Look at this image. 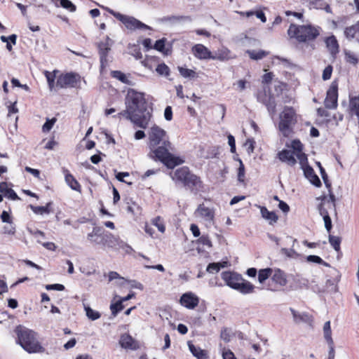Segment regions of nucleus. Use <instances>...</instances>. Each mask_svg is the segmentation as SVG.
Returning a JSON list of instances; mask_svg holds the SVG:
<instances>
[{
  "instance_id": "nucleus-56",
  "label": "nucleus",
  "mask_w": 359,
  "mask_h": 359,
  "mask_svg": "<svg viewBox=\"0 0 359 359\" xmlns=\"http://www.w3.org/2000/svg\"><path fill=\"white\" fill-rule=\"evenodd\" d=\"M165 41L166 39L164 38L157 40L154 46V48L158 51L164 52Z\"/></svg>"
},
{
  "instance_id": "nucleus-64",
  "label": "nucleus",
  "mask_w": 359,
  "mask_h": 359,
  "mask_svg": "<svg viewBox=\"0 0 359 359\" xmlns=\"http://www.w3.org/2000/svg\"><path fill=\"white\" fill-rule=\"evenodd\" d=\"M222 358L223 359H237L234 353L230 350H224L222 351Z\"/></svg>"
},
{
  "instance_id": "nucleus-11",
  "label": "nucleus",
  "mask_w": 359,
  "mask_h": 359,
  "mask_svg": "<svg viewBox=\"0 0 359 359\" xmlns=\"http://www.w3.org/2000/svg\"><path fill=\"white\" fill-rule=\"evenodd\" d=\"M112 43L113 41L109 39V37L106 36L104 41H100L97 45L102 67H104L107 64V55L111 50Z\"/></svg>"
},
{
  "instance_id": "nucleus-5",
  "label": "nucleus",
  "mask_w": 359,
  "mask_h": 359,
  "mask_svg": "<svg viewBox=\"0 0 359 359\" xmlns=\"http://www.w3.org/2000/svg\"><path fill=\"white\" fill-rule=\"evenodd\" d=\"M296 123L295 111L292 107H285L280 114L278 129L282 135L287 137L292 133V127Z\"/></svg>"
},
{
  "instance_id": "nucleus-57",
  "label": "nucleus",
  "mask_w": 359,
  "mask_h": 359,
  "mask_svg": "<svg viewBox=\"0 0 359 359\" xmlns=\"http://www.w3.org/2000/svg\"><path fill=\"white\" fill-rule=\"evenodd\" d=\"M198 243L209 248L212 247V242L208 236L203 235L201 236L198 240Z\"/></svg>"
},
{
  "instance_id": "nucleus-28",
  "label": "nucleus",
  "mask_w": 359,
  "mask_h": 359,
  "mask_svg": "<svg viewBox=\"0 0 359 359\" xmlns=\"http://www.w3.org/2000/svg\"><path fill=\"white\" fill-rule=\"evenodd\" d=\"M190 174L191 172L187 167H182L176 170L173 179L184 183Z\"/></svg>"
},
{
  "instance_id": "nucleus-37",
  "label": "nucleus",
  "mask_w": 359,
  "mask_h": 359,
  "mask_svg": "<svg viewBox=\"0 0 359 359\" xmlns=\"http://www.w3.org/2000/svg\"><path fill=\"white\" fill-rule=\"evenodd\" d=\"M84 310L86 316L91 320H97L101 316L98 311L92 309L89 306L84 305Z\"/></svg>"
},
{
  "instance_id": "nucleus-22",
  "label": "nucleus",
  "mask_w": 359,
  "mask_h": 359,
  "mask_svg": "<svg viewBox=\"0 0 359 359\" xmlns=\"http://www.w3.org/2000/svg\"><path fill=\"white\" fill-rule=\"evenodd\" d=\"M257 206L260 209L262 217L264 219L267 220L270 224H273L277 222L278 217L275 212L268 210V209L264 206Z\"/></svg>"
},
{
  "instance_id": "nucleus-47",
  "label": "nucleus",
  "mask_w": 359,
  "mask_h": 359,
  "mask_svg": "<svg viewBox=\"0 0 359 359\" xmlns=\"http://www.w3.org/2000/svg\"><path fill=\"white\" fill-rule=\"evenodd\" d=\"M344 55H345V60L347 62L351 63L354 65H355L358 63V60L357 56L351 51L345 50Z\"/></svg>"
},
{
  "instance_id": "nucleus-33",
  "label": "nucleus",
  "mask_w": 359,
  "mask_h": 359,
  "mask_svg": "<svg viewBox=\"0 0 359 359\" xmlns=\"http://www.w3.org/2000/svg\"><path fill=\"white\" fill-rule=\"evenodd\" d=\"M189 348L191 353L198 359H207V355L205 351L200 348L196 347L194 344L189 342Z\"/></svg>"
},
{
  "instance_id": "nucleus-53",
  "label": "nucleus",
  "mask_w": 359,
  "mask_h": 359,
  "mask_svg": "<svg viewBox=\"0 0 359 359\" xmlns=\"http://www.w3.org/2000/svg\"><path fill=\"white\" fill-rule=\"evenodd\" d=\"M291 147L294 150L293 152H302L303 145L299 140H294L291 143Z\"/></svg>"
},
{
  "instance_id": "nucleus-39",
  "label": "nucleus",
  "mask_w": 359,
  "mask_h": 359,
  "mask_svg": "<svg viewBox=\"0 0 359 359\" xmlns=\"http://www.w3.org/2000/svg\"><path fill=\"white\" fill-rule=\"evenodd\" d=\"M156 72L160 76L168 77L170 75V70L168 65L164 62L158 64L156 68Z\"/></svg>"
},
{
  "instance_id": "nucleus-35",
  "label": "nucleus",
  "mask_w": 359,
  "mask_h": 359,
  "mask_svg": "<svg viewBox=\"0 0 359 359\" xmlns=\"http://www.w3.org/2000/svg\"><path fill=\"white\" fill-rule=\"evenodd\" d=\"M246 53L252 60H261L268 55L267 52L262 50L258 51L254 50H248Z\"/></svg>"
},
{
  "instance_id": "nucleus-42",
  "label": "nucleus",
  "mask_w": 359,
  "mask_h": 359,
  "mask_svg": "<svg viewBox=\"0 0 359 359\" xmlns=\"http://www.w3.org/2000/svg\"><path fill=\"white\" fill-rule=\"evenodd\" d=\"M111 74L112 77L119 80L123 83L130 84V81H129V79H128L126 75L125 74H123V72H121V71H112Z\"/></svg>"
},
{
  "instance_id": "nucleus-2",
  "label": "nucleus",
  "mask_w": 359,
  "mask_h": 359,
  "mask_svg": "<svg viewBox=\"0 0 359 359\" xmlns=\"http://www.w3.org/2000/svg\"><path fill=\"white\" fill-rule=\"evenodd\" d=\"M126 107L130 108L140 121H143V116L147 117L146 128L151 117V113L148 109V104L143 93L137 92L134 89H128L125 98Z\"/></svg>"
},
{
  "instance_id": "nucleus-43",
  "label": "nucleus",
  "mask_w": 359,
  "mask_h": 359,
  "mask_svg": "<svg viewBox=\"0 0 359 359\" xmlns=\"http://www.w3.org/2000/svg\"><path fill=\"white\" fill-rule=\"evenodd\" d=\"M225 264H226V262H224L223 264H222L220 262L210 263L208 265L206 271L210 273H217L220 270L221 268H223L225 266Z\"/></svg>"
},
{
  "instance_id": "nucleus-30",
  "label": "nucleus",
  "mask_w": 359,
  "mask_h": 359,
  "mask_svg": "<svg viewBox=\"0 0 359 359\" xmlns=\"http://www.w3.org/2000/svg\"><path fill=\"white\" fill-rule=\"evenodd\" d=\"M358 32L359 25L358 22H357L355 25L346 27L344 29V35L348 40L351 41L355 38L356 34Z\"/></svg>"
},
{
  "instance_id": "nucleus-58",
  "label": "nucleus",
  "mask_w": 359,
  "mask_h": 359,
  "mask_svg": "<svg viewBox=\"0 0 359 359\" xmlns=\"http://www.w3.org/2000/svg\"><path fill=\"white\" fill-rule=\"evenodd\" d=\"M332 70L333 68L332 65H328L325 68L322 75V78L324 81H327L331 78Z\"/></svg>"
},
{
  "instance_id": "nucleus-6",
  "label": "nucleus",
  "mask_w": 359,
  "mask_h": 359,
  "mask_svg": "<svg viewBox=\"0 0 359 359\" xmlns=\"http://www.w3.org/2000/svg\"><path fill=\"white\" fill-rule=\"evenodd\" d=\"M107 11L109 13L112 15L118 20L121 22L127 29L131 32H135L137 30L151 29V28L149 26L142 22L133 16L121 14L109 8H107Z\"/></svg>"
},
{
  "instance_id": "nucleus-55",
  "label": "nucleus",
  "mask_w": 359,
  "mask_h": 359,
  "mask_svg": "<svg viewBox=\"0 0 359 359\" xmlns=\"http://www.w3.org/2000/svg\"><path fill=\"white\" fill-rule=\"evenodd\" d=\"M329 192H330V199L327 200L325 203L327 204V207H328V208L332 209L335 212L336 211V210H335V196L331 192L330 190H329Z\"/></svg>"
},
{
  "instance_id": "nucleus-16",
  "label": "nucleus",
  "mask_w": 359,
  "mask_h": 359,
  "mask_svg": "<svg viewBox=\"0 0 359 359\" xmlns=\"http://www.w3.org/2000/svg\"><path fill=\"white\" fill-rule=\"evenodd\" d=\"M119 344L122 348L126 349L136 350L139 348L138 343L127 334L121 336Z\"/></svg>"
},
{
  "instance_id": "nucleus-26",
  "label": "nucleus",
  "mask_w": 359,
  "mask_h": 359,
  "mask_svg": "<svg viewBox=\"0 0 359 359\" xmlns=\"http://www.w3.org/2000/svg\"><path fill=\"white\" fill-rule=\"evenodd\" d=\"M65 182L67 185L74 191H76L79 193L81 192V185L78 182V181L74 178V177L70 174L68 170H65Z\"/></svg>"
},
{
  "instance_id": "nucleus-34",
  "label": "nucleus",
  "mask_w": 359,
  "mask_h": 359,
  "mask_svg": "<svg viewBox=\"0 0 359 359\" xmlns=\"http://www.w3.org/2000/svg\"><path fill=\"white\" fill-rule=\"evenodd\" d=\"M51 205V203H48L46 206H35L33 205H29V208L37 215H43V214H49L50 210L49 206Z\"/></svg>"
},
{
  "instance_id": "nucleus-45",
  "label": "nucleus",
  "mask_w": 359,
  "mask_h": 359,
  "mask_svg": "<svg viewBox=\"0 0 359 359\" xmlns=\"http://www.w3.org/2000/svg\"><path fill=\"white\" fill-rule=\"evenodd\" d=\"M151 224L154 226H156L160 232H161V233L165 232V227L164 222H163V219L161 217L158 216V217H156L155 218L152 219Z\"/></svg>"
},
{
  "instance_id": "nucleus-32",
  "label": "nucleus",
  "mask_w": 359,
  "mask_h": 359,
  "mask_svg": "<svg viewBox=\"0 0 359 359\" xmlns=\"http://www.w3.org/2000/svg\"><path fill=\"white\" fill-rule=\"evenodd\" d=\"M162 20L165 22L177 23L182 21H190L189 16L185 15H170L164 17Z\"/></svg>"
},
{
  "instance_id": "nucleus-36",
  "label": "nucleus",
  "mask_w": 359,
  "mask_h": 359,
  "mask_svg": "<svg viewBox=\"0 0 359 359\" xmlns=\"http://www.w3.org/2000/svg\"><path fill=\"white\" fill-rule=\"evenodd\" d=\"M55 72H50L48 71L45 72V76L47 79L48 87L50 90L58 89L56 87V83L55 82Z\"/></svg>"
},
{
  "instance_id": "nucleus-14",
  "label": "nucleus",
  "mask_w": 359,
  "mask_h": 359,
  "mask_svg": "<svg viewBox=\"0 0 359 359\" xmlns=\"http://www.w3.org/2000/svg\"><path fill=\"white\" fill-rule=\"evenodd\" d=\"M192 53L194 55L200 60L211 59L212 53L204 45L198 43L193 46Z\"/></svg>"
},
{
  "instance_id": "nucleus-4",
  "label": "nucleus",
  "mask_w": 359,
  "mask_h": 359,
  "mask_svg": "<svg viewBox=\"0 0 359 359\" xmlns=\"http://www.w3.org/2000/svg\"><path fill=\"white\" fill-rule=\"evenodd\" d=\"M290 39H294L299 43H306L315 40L320 34L318 27L311 25H297L291 24L287 29Z\"/></svg>"
},
{
  "instance_id": "nucleus-49",
  "label": "nucleus",
  "mask_w": 359,
  "mask_h": 359,
  "mask_svg": "<svg viewBox=\"0 0 359 359\" xmlns=\"http://www.w3.org/2000/svg\"><path fill=\"white\" fill-rule=\"evenodd\" d=\"M350 107L358 116H359V96L352 98L350 101Z\"/></svg>"
},
{
  "instance_id": "nucleus-59",
  "label": "nucleus",
  "mask_w": 359,
  "mask_h": 359,
  "mask_svg": "<svg viewBox=\"0 0 359 359\" xmlns=\"http://www.w3.org/2000/svg\"><path fill=\"white\" fill-rule=\"evenodd\" d=\"M318 165H319V168H320L321 177H322V178H323V181H324V183H325V186L327 188H330L331 184H330V182L328 180V177H327V175L325 169L320 165V163H318Z\"/></svg>"
},
{
  "instance_id": "nucleus-10",
  "label": "nucleus",
  "mask_w": 359,
  "mask_h": 359,
  "mask_svg": "<svg viewBox=\"0 0 359 359\" xmlns=\"http://www.w3.org/2000/svg\"><path fill=\"white\" fill-rule=\"evenodd\" d=\"M196 214L205 222L206 226L214 224L215 210L213 208L207 207L204 203H202L198 206Z\"/></svg>"
},
{
  "instance_id": "nucleus-31",
  "label": "nucleus",
  "mask_w": 359,
  "mask_h": 359,
  "mask_svg": "<svg viewBox=\"0 0 359 359\" xmlns=\"http://www.w3.org/2000/svg\"><path fill=\"white\" fill-rule=\"evenodd\" d=\"M230 51L227 48H222L215 52V55L212 54V60H219L220 61L227 60L231 58Z\"/></svg>"
},
{
  "instance_id": "nucleus-20",
  "label": "nucleus",
  "mask_w": 359,
  "mask_h": 359,
  "mask_svg": "<svg viewBox=\"0 0 359 359\" xmlns=\"http://www.w3.org/2000/svg\"><path fill=\"white\" fill-rule=\"evenodd\" d=\"M290 311L292 314L294 321L296 323H306L311 324L313 322L312 316L307 313H298L292 308L290 309Z\"/></svg>"
},
{
  "instance_id": "nucleus-13",
  "label": "nucleus",
  "mask_w": 359,
  "mask_h": 359,
  "mask_svg": "<svg viewBox=\"0 0 359 359\" xmlns=\"http://www.w3.org/2000/svg\"><path fill=\"white\" fill-rule=\"evenodd\" d=\"M180 302L183 306L194 309L199 304V298L194 293L188 292L181 296Z\"/></svg>"
},
{
  "instance_id": "nucleus-9",
  "label": "nucleus",
  "mask_w": 359,
  "mask_h": 359,
  "mask_svg": "<svg viewBox=\"0 0 359 359\" xmlns=\"http://www.w3.org/2000/svg\"><path fill=\"white\" fill-rule=\"evenodd\" d=\"M121 116L125 117L126 119L130 120L132 123H133L136 126L140 127L141 128L145 129L146 128V122L145 121L147 119V117L143 116V121H140V118H137V115L135 114L130 108L126 107V109L121 111L113 116L114 118H121Z\"/></svg>"
},
{
  "instance_id": "nucleus-41",
  "label": "nucleus",
  "mask_w": 359,
  "mask_h": 359,
  "mask_svg": "<svg viewBox=\"0 0 359 359\" xmlns=\"http://www.w3.org/2000/svg\"><path fill=\"white\" fill-rule=\"evenodd\" d=\"M180 74L184 78L192 79L196 76V73L192 69L184 68L182 67H178Z\"/></svg>"
},
{
  "instance_id": "nucleus-44",
  "label": "nucleus",
  "mask_w": 359,
  "mask_h": 359,
  "mask_svg": "<svg viewBox=\"0 0 359 359\" xmlns=\"http://www.w3.org/2000/svg\"><path fill=\"white\" fill-rule=\"evenodd\" d=\"M109 277V281L111 282L114 280H118V282L117 284L120 286H122L124 285V283L126 282V280L121 277L117 272L116 271H110L108 274Z\"/></svg>"
},
{
  "instance_id": "nucleus-60",
  "label": "nucleus",
  "mask_w": 359,
  "mask_h": 359,
  "mask_svg": "<svg viewBox=\"0 0 359 359\" xmlns=\"http://www.w3.org/2000/svg\"><path fill=\"white\" fill-rule=\"evenodd\" d=\"M327 206V204L325 203H320L319 205H318V211H319V213L320 215L324 217H325L326 215H329V212H328V207L327 208H325V206Z\"/></svg>"
},
{
  "instance_id": "nucleus-23",
  "label": "nucleus",
  "mask_w": 359,
  "mask_h": 359,
  "mask_svg": "<svg viewBox=\"0 0 359 359\" xmlns=\"http://www.w3.org/2000/svg\"><path fill=\"white\" fill-rule=\"evenodd\" d=\"M304 176L316 187H320L321 182L318 177V175L315 173L313 168L311 166H307L304 170Z\"/></svg>"
},
{
  "instance_id": "nucleus-12",
  "label": "nucleus",
  "mask_w": 359,
  "mask_h": 359,
  "mask_svg": "<svg viewBox=\"0 0 359 359\" xmlns=\"http://www.w3.org/2000/svg\"><path fill=\"white\" fill-rule=\"evenodd\" d=\"M222 280L225 283L233 289H236L240 281L243 280L241 275L233 271H224L221 274Z\"/></svg>"
},
{
  "instance_id": "nucleus-3",
  "label": "nucleus",
  "mask_w": 359,
  "mask_h": 359,
  "mask_svg": "<svg viewBox=\"0 0 359 359\" xmlns=\"http://www.w3.org/2000/svg\"><path fill=\"white\" fill-rule=\"evenodd\" d=\"M17 343L29 353H42L45 348L41 345L36 338V333L33 330L18 326L15 329Z\"/></svg>"
},
{
  "instance_id": "nucleus-25",
  "label": "nucleus",
  "mask_w": 359,
  "mask_h": 359,
  "mask_svg": "<svg viewBox=\"0 0 359 359\" xmlns=\"http://www.w3.org/2000/svg\"><path fill=\"white\" fill-rule=\"evenodd\" d=\"M243 294H251L254 292L255 286L250 282L245 280L240 281L236 289Z\"/></svg>"
},
{
  "instance_id": "nucleus-61",
  "label": "nucleus",
  "mask_w": 359,
  "mask_h": 359,
  "mask_svg": "<svg viewBox=\"0 0 359 359\" xmlns=\"http://www.w3.org/2000/svg\"><path fill=\"white\" fill-rule=\"evenodd\" d=\"M37 242L41 243L45 248L48 250L54 251L56 249V245L53 242H46L43 243L41 240L38 239Z\"/></svg>"
},
{
  "instance_id": "nucleus-38",
  "label": "nucleus",
  "mask_w": 359,
  "mask_h": 359,
  "mask_svg": "<svg viewBox=\"0 0 359 359\" xmlns=\"http://www.w3.org/2000/svg\"><path fill=\"white\" fill-rule=\"evenodd\" d=\"M324 337L328 344H333V339L332 338V331L330 327V322L327 321L325 323L323 326Z\"/></svg>"
},
{
  "instance_id": "nucleus-7",
  "label": "nucleus",
  "mask_w": 359,
  "mask_h": 359,
  "mask_svg": "<svg viewBox=\"0 0 359 359\" xmlns=\"http://www.w3.org/2000/svg\"><path fill=\"white\" fill-rule=\"evenodd\" d=\"M81 83V77L75 73H67L60 75L56 81L57 88H78Z\"/></svg>"
},
{
  "instance_id": "nucleus-48",
  "label": "nucleus",
  "mask_w": 359,
  "mask_h": 359,
  "mask_svg": "<svg viewBox=\"0 0 359 359\" xmlns=\"http://www.w3.org/2000/svg\"><path fill=\"white\" fill-rule=\"evenodd\" d=\"M329 243L337 252L340 250L341 238L339 237L330 235Z\"/></svg>"
},
{
  "instance_id": "nucleus-54",
  "label": "nucleus",
  "mask_w": 359,
  "mask_h": 359,
  "mask_svg": "<svg viewBox=\"0 0 359 359\" xmlns=\"http://www.w3.org/2000/svg\"><path fill=\"white\" fill-rule=\"evenodd\" d=\"M240 165L238 170V180L241 182H244L245 179V167L242 161L239 160Z\"/></svg>"
},
{
  "instance_id": "nucleus-15",
  "label": "nucleus",
  "mask_w": 359,
  "mask_h": 359,
  "mask_svg": "<svg viewBox=\"0 0 359 359\" xmlns=\"http://www.w3.org/2000/svg\"><path fill=\"white\" fill-rule=\"evenodd\" d=\"M295 154L291 150L283 149L278 153V157L280 161L286 163L290 166L297 163Z\"/></svg>"
},
{
  "instance_id": "nucleus-8",
  "label": "nucleus",
  "mask_w": 359,
  "mask_h": 359,
  "mask_svg": "<svg viewBox=\"0 0 359 359\" xmlns=\"http://www.w3.org/2000/svg\"><path fill=\"white\" fill-rule=\"evenodd\" d=\"M338 100V83L337 81H333L327 91L326 97L325 100V106L330 109H336L337 107Z\"/></svg>"
},
{
  "instance_id": "nucleus-51",
  "label": "nucleus",
  "mask_w": 359,
  "mask_h": 359,
  "mask_svg": "<svg viewBox=\"0 0 359 359\" xmlns=\"http://www.w3.org/2000/svg\"><path fill=\"white\" fill-rule=\"evenodd\" d=\"M60 6L69 11L70 12H74L76 11V6L72 4L69 0H60Z\"/></svg>"
},
{
  "instance_id": "nucleus-52",
  "label": "nucleus",
  "mask_w": 359,
  "mask_h": 359,
  "mask_svg": "<svg viewBox=\"0 0 359 359\" xmlns=\"http://www.w3.org/2000/svg\"><path fill=\"white\" fill-rule=\"evenodd\" d=\"M56 122V118H53L51 119L47 118L45 123L43 125L42 130L43 132H48L50 131L55 123Z\"/></svg>"
},
{
  "instance_id": "nucleus-27",
  "label": "nucleus",
  "mask_w": 359,
  "mask_h": 359,
  "mask_svg": "<svg viewBox=\"0 0 359 359\" xmlns=\"http://www.w3.org/2000/svg\"><path fill=\"white\" fill-rule=\"evenodd\" d=\"M272 280L280 286H285L287 283L286 274L280 269L274 271Z\"/></svg>"
},
{
  "instance_id": "nucleus-17",
  "label": "nucleus",
  "mask_w": 359,
  "mask_h": 359,
  "mask_svg": "<svg viewBox=\"0 0 359 359\" xmlns=\"http://www.w3.org/2000/svg\"><path fill=\"white\" fill-rule=\"evenodd\" d=\"M184 185L188 187L191 191H198L202 188V182L196 175L191 173L184 182Z\"/></svg>"
},
{
  "instance_id": "nucleus-50",
  "label": "nucleus",
  "mask_w": 359,
  "mask_h": 359,
  "mask_svg": "<svg viewBox=\"0 0 359 359\" xmlns=\"http://www.w3.org/2000/svg\"><path fill=\"white\" fill-rule=\"evenodd\" d=\"M122 304V301L119 300L116 303L111 304L110 309L111 311V314L114 316H116L117 313L123 309V306Z\"/></svg>"
},
{
  "instance_id": "nucleus-18",
  "label": "nucleus",
  "mask_w": 359,
  "mask_h": 359,
  "mask_svg": "<svg viewBox=\"0 0 359 359\" xmlns=\"http://www.w3.org/2000/svg\"><path fill=\"white\" fill-rule=\"evenodd\" d=\"M104 232L100 228L94 227L93 231L87 236L88 240L94 245H100L102 243V238Z\"/></svg>"
},
{
  "instance_id": "nucleus-63",
  "label": "nucleus",
  "mask_w": 359,
  "mask_h": 359,
  "mask_svg": "<svg viewBox=\"0 0 359 359\" xmlns=\"http://www.w3.org/2000/svg\"><path fill=\"white\" fill-rule=\"evenodd\" d=\"M220 337L225 342H229L231 340V336L226 328H224L221 331Z\"/></svg>"
},
{
  "instance_id": "nucleus-21",
  "label": "nucleus",
  "mask_w": 359,
  "mask_h": 359,
  "mask_svg": "<svg viewBox=\"0 0 359 359\" xmlns=\"http://www.w3.org/2000/svg\"><path fill=\"white\" fill-rule=\"evenodd\" d=\"M257 100L266 105L269 111L274 113L276 111V103L271 96L267 97L265 93L257 95Z\"/></svg>"
},
{
  "instance_id": "nucleus-46",
  "label": "nucleus",
  "mask_w": 359,
  "mask_h": 359,
  "mask_svg": "<svg viewBox=\"0 0 359 359\" xmlns=\"http://www.w3.org/2000/svg\"><path fill=\"white\" fill-rule=\"evenodd\" d=\"M295 157L299 160L301 168L304 170L306 167L310 166L308 164V159L306 155L303 152L295 154Z\"/></svg>"
},
{
  "instance_id": "nucleus-29",
  "label": "nucleus",
  "mask_w": 359,
  "mask_h": 359,
  "mask_svg": "<svg viewBox=\"0 0 359 359\" xmlns=\"http://www.w3.org/2000/svg\"><path fill=\"white\" fill-rule=\"evenodd\" d=\"M325 43L331 54L335 55L339 52L338 41L334 36L327 37Z\"/></svg>"
},
{
  "instance_id": "nucleus-19",
  "label": "nucleus",
  "mask_w": 359,
  "mask_h": 359,
  "mask_svg": "<svg viewBox=\"0 0 359 359\" xmlns=\"http://www.w3.org/2000/svg\"><path fill=\"white\" fill-rule=\"evenodd\" d=\"M119 245V241L111 233L105 232L103 236L102 243L101 244L104 248H114Z\"/></svg>"
},
{
  "instance_id": "nucleus-1",
  "label": "nucleus",
  "mask_w": 359,
  "mask_h": 359,
  "mask_svg": "<svg viewBox=\"0 0 359 359\" xmlns=\"http://www.w3.org/2000/svg\"><path fill=\"white\" fill-rule=\"evenodd\" d=\"M149 147L154 154L153 158L160 161L168 168H172L183 162L170 153L172 147L166 132L157 126L154 125L150 129Z\"/></svg>"
},
{
  "instance_id": "nucleus-40",
  "label": "nucleus",
  "mask_w": 359,
  "mask_h": 359,
  "mask_svg": "<svg viewBox=\"0 0 359 359\" xmlns=\"http://www.w3.org/2000/svg\"><path fill=\"white\" fill-rule=\"evenodd\" d=\"M273 271L270 268L261 269L258 273V280L260 283H263L272 273Z\"/></svg>"
},
{
  "instance_id": "nucleus-62",
  "label": "nucleus",
  "mask_w": 359,
  "mask_h": 359,
  "mask_svg": "<svg viewBox=\"0 0 359 359\" xmlns=\"http://www.w3.org/2000/svg\"><path fill=\"white\" fill-rule=\"evenodd\" d=\"M306 261L309 262H313L320 264L323 263V259L317 255H309L306 257Z\"/></svg>"
},
{
  "instance_id": "nucleus-24",
  "label": "nucleus",
  "mask_w": 359,
  "mask_h": 359,
  "mask_svg": "<svg viewBox=\"0 0 359 359\" xmlns=\"http://www.w3.org/2000/svg\"><path fill=\"white\" fill-rule=\"evenodd\" d=\"M0 193L3 194L5 197L11 200H20V198L14 190L9 188L8 184L5 182L0 183Z\"/></svg>"
}]
</instances>
